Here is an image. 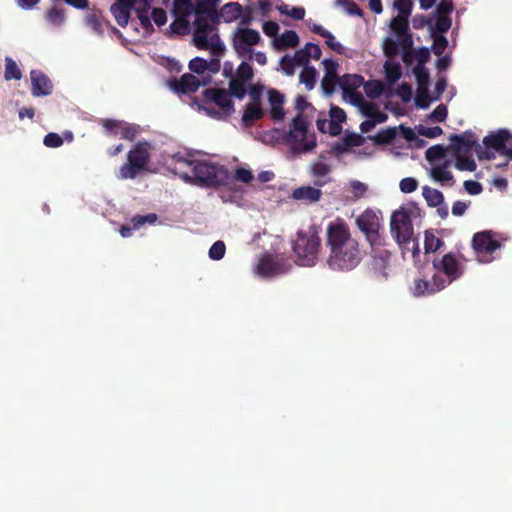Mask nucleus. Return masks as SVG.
<instances>
[{"label":"nucleus","mask_w":512,"mask_h":512,"mask_svg":"<svg viewBox=\"0 0 512 512\" xmlns=\"http://www.w3.org/2000/svg\"><path fill=\"white\" fill-rule=\"evenodd\" d=\"M323 193L320 189L311 186H302L292 191V198L305 203H316Z\"/></svg>","instance_id":"obj_28"},{"label":"nucleus","mask_w":512,"mask_h":512,"mask_svg":"<svg viewBox=\"0 0 512 512\" xmlns=\"http://www.w3.org/2000/svg\"><path fill=\"white\" fill-rule=\"evenodd\" d=\"M249 19L243 16V7L237 2H229L221 7L219 12L215 8L210 12V15L206 19L208 25H213L217 22L232 23L237 20ZM214 28V26H212Z\"/></svg>","instance_id":"obj_16"},{"label":"nucleus","mask_w":512,"mask_h":512,"mask_svg":"<svg viewBox=\"0 0 512 512\" xmlns=\"http://www.w3.org/2000/svg\"><path fill=\"white\" fill-rule=\"evenodd\" d=\"M465 191L469 195H479L482 192V184L474 180H466L464 182Z\"/></svg>","instance_id":"obj_58"},{"label":"nucleus","mask_w":512,"mask_h":512,"mask_svg":"<svg viewBox=\"0 0 512 512\" xmlns=\"http://www.w3.org/2000/svg\"><path fill=\"white\" fill-rule=\"evenodd\" d=\"M331 172V167L323 161H317L311 166V173L315 177H325Z\"/></svg>","instance_id":"obj_52"},{"label":"nucleus","mask_w":512,"mask_h":512,"mask_svg":"<svg viewBox=\"0 0 512 512\" xmlns=\"http://www.w3.org/2000/svg\"><path fill=\"white\" fill-rule=\"evenodd\" d=\"M299 43V36L293 30H286L278 37L272 40L273 47L278 50H286L297 46Z\"/></svg>","instance_id":"obj_27"},{"label":"nucleus","mask_w":512,"mask_h":512,"mask_svg":"<svg viewBox=\"0 0 512 512\" xmlns=\"http://www.w3.org/2000/svg\"><path fill=\"white\" fill-rule=\"evenodd\" d=\"M386 69V80L389 85H394L402 76L401 66H383Z\"/></svg>","instance_id":"obj_49"},{"label":"nucleus","mask_w":512,"mask_h":512,"mask_svg":"<svg viewBox=\"0 0 512 512\" xmlns=\"http://www.w3.org/2000/svg\"><path fill=\"white\" fill-rule=\"evenodd\" d=\"M245 81L234 80L231 78L230 83H228V93H230L233 97L237 99H243L246 96L247 88Z\"/></svg>","instance_id":"obj_39"},{"label":"nucleus","mask_w":512,"mask_h":512,"mask_svg":"<svg viewBox=\"0 0 512 512\" xmlns=\"http://www.w3.org/2000/svg\"><path fill=\"white\" fill-rule=\"evenodd\" d=\"M309 29L315 33L318 34L326 39V44L335 52L342 54L344 52L343 45L336 40L334 35L325 29L323 26L313 23L311 21L308 22Z\"/></svg>","instance_id":"obj_26"},{"label":"nucleus","mask_w":512,"mask_h":512,"mask_svg":"<svg viewBox=\"0 0 512 512\" xmlns=\"http://www.w3.org/2000/svg\"><path fill=\"white\" fill-rule=\"evenodd\" d=\"M86 26L95 34L101 35L104 33L107 24L104 20L98 17L96 14H92L85 19Z\"/></svg>","instance_id":"obj_37"},{"label":"nucleus","mask_w":512,"mask_h":512,"mask_svg":"<svg viewBox=\"0 0 512 512\" xmlns=\"http://www.w3.org/2000/svg\"><path fill=\"white\" fill-rule=\"evenodd\" d=\"M451 27V19L447 15H439L437 17L435 25H430V29L433 28V30L437 33H444L448 31Z\"/></svg>","instance_id":"obj_48"},{"label":"nucleus","mask_w":512,"mask_h":512,"mask_svg":"<svg viewBox=\"0 0 512 512\" xmlns=\"http://www.w3.org/2000/svg\"><path fill=\"white\" fill-rule=\"evenodd\" d=\"M391 256V252L386 249L374 250L372 269L374 274L382 280H387L389 277L388 269L390 267Z\"/></svg>","instance_id":"obj_21"},{"label":"nucleus","mask_w":512,"mask_h":512,"mask_svg":"<svg viewBox=\"0 0 512 512\" xmlns=\"http://www.w3.org/2000/svg\"><path fill=\"white\" fill-rule=\"evenodd\" d=\"M262 30L263 32L271 37V38H275V37H278V32H279V25L274 22V21H266L263 23L262 25Z\"/></svg>","instance_id":"obj_56"},{"label":"nucleus","mask_w":512,"mask_h":512,"mask_svg":"<svg viewBox=\"0 0 512 512\" xmlns=\"http://www.w3.org/2000/svg\"><path fill=\"white\" fill-rule=\"evenodd\" d=\"M456 157V168L459 171L474 172L476 170V164L472 157L466 154H454Z\"/></svg>","instance_id":"obj_38"},{"label":"nucleus","mask_w":512,"mask_h":512,"mask_svg":"<svg viewBox=\"0 0 512 512\" xmlns=\"http://www.w3.org/2000/svg\"><path fill=\"white\" fill-rule=\"evenodd\" d=\"M432 266L434 270L444 274L448 285L457 281L465 273V266L453 252H448L443 257L434 259Z\"/></svg>","instance_id":"obj_13"},{"label":"nucleus","mask_w":512,"mask_h":512,"mask_svg":"<svg viewBox=\"0 0 512 512\" xmlns=\"http://www.w3.org/2000/svg\"><path fill=\"white\" fill-rule=\"evenodd\" d=\"M263 117V109L261 104L258 103H248L246 104V108L244 114H242V122L246 125H251L256 121L260 120Z\"/></svg>","instance_id":"obj_31"},{"label":"nucleus","mask_w":512,"mask_h":512,"mask_svg":"<svg viewBox=\"0 0 512 512\" xmlns=\"http://www.w3.org/2000/svg\"><path fill=\"white\" fill-rule=\"evenodd\" d=\"M362 112H364L365 116L368 119H373L379 123H383L387 120V115L382 113L376 104L369 103L362 108Z\"/></svg>","instance_id":"obj_42"},{"label":"nucleus","mask_w":512,"mask_h":512,"mask_svg":"<svg viewBox=\"0 0 512 512\" xmlns=\"http://www.w3.org/2000/svg\"><path fill=\"white\" fill-rule=\"evenodd\" d=\"M444 245L442 238L436 237L433 232L425 231L424 233V250L425 253L435 252Z\"/></svg>","instance_id":"obj_36"},{"label":"nucleus","mask_w":512,"mask_h":512,"mask_svg":"<svg viewBox=\"0 0 512 512\" xmlns=\"http://www.w3.org/2000/svg\"><path fill=\"white\" fill-rule=\"evenodd\" d=\"M278 11L285 16H289L295 20H301L305 16V9L303 7L290 6L282 4L278 7Z\"/></svg>","instance_id":"obj_40"},{"label":"nucleus","mask_w":512,"mask_h":512,"mask_svg":"<svg viewBox=\"0 0 512 512\" xmlns=\"http://www.w3.org/2000/svg\"><path fill=\"white\" fill-rule=\"evenodd\" d=\"M231 96V93L223 88H206L203 91L204 102L215 104L217 107H219L221 112L210 107H203L204 111L210 117L217 119L220 118L221 114L225 115L226 117L231 115L234 111V104Z\"/></svg>","instance_id":"obj_11"},{"label":"nucleus","mask_w":512,"mask_h":512,"mask_svg":"<svg viewBox=\"0 0 512 512\" xmlns=\"http://www.w3.org/2000/svg\"><path fill=\"white\" fill-rule=\"evenodd\" d=\"M447 286L448 282L443 275L433 274L431 280H415V287L414 290H412V294L416 297L424 296L426 294L432 295L442 291Z\"/></svg>","instance_id":"obj_17"},{"label":"nucleus","mask_w":512,"mask_h":512,"mask_svg":"<svg viewBox=\"0 0 512 512\" xmlns=\"http://www.w3.org/2000/svg\"><path fill=\"white\" fill-rule=\"evenodd\" d=\"M226 245L223 241L218 240L214 242L209 250V257L212 260L219 261L225 256Z\"/></svg>","instance_id":"obj_47"},{"label":"nucleus","mask_w":512,"mask_h":512,"mask_svg":"<svg viewBox=\"0 0 512 512\" xmlns=\"http://www.w3.org/2000/svg\"><path fill=\"white\" fill-rule=\"evenodd\" d=\"M317 129L322 133H328L332 136H338L341 133V123L334 122L328 119H318Z\"/></svg>","instance_id":"obj_34"},{"label":"nucleus","mask_w":512,"mask_h":512,"mask_svg":"<svg viewBox=\"0 0 512 512\" xmlns=\"http://www.w3.org/2000/svg\"><path fill=\"white\" fill-rule=\"evenodd\" d=\"M468 209V204L463 201H455L452 205V215L454 216H463Z\"/></svg>","instance_id":"obj_64"},{"label":"nucleus","mask_w":512,"mask_h":512,"mask_svg":"<svg viewBox=\"0 0 512 512\" xmlns=\"http://www.w3.org/2000/svg\"><path fill=\"white\" fill-rule=\"evenodd\" d=\"M449 161L445 160L443 164L439 166H433L430 171L431 179L440 183L451 182L453 183V174L448 170Z\"/></svg>","instance_id":"obj_30"},{"label":"nucleus","mask_w":512,"mask_h":512,"mask_svg":"<svg viewBox=\"0 0 512 512\" xmlns=\"http://www.w3.org/2000/svg\"><path fill=\"white\" fill-rule=\"evenodd\" d=\"M43 143L48 148H58L63 144V139L56 133H49L44 136Z\"/></svg>","instance_id":"obj_53"},{"label":"nucleus","mask_w":512,"mask_h":512,"mask_svg":"<svg viewBox=\"0 0 512 512\" xmlns=\"http://www.w3.org/2000/svg\"><path fill=\"white\" fill-rule=\"evenodd\" d=\"M327 246L330 247V256L327 263L333 270L349 271L352 269L351 232L342 219H336L328 224Z\"/></svg>","instance_id":"obj_3"},{"label":"nucleus","mask_w":512,"mask_h":512,"mask_svg":"<svg viewBox=\"0 0 512 512\" xmlns=\"http://www.w3.org/2000/svg\"><path fill=\"white\" fill-rule=\"evenodd\" d=\"M446 155V149L442 145H434L425 151V158L428 160L432 165L439 161L443 160Z\"/></svg>","instance_id":"obj_41"},{"label":"nucleus","mask_w":512,"mask_h":512,"mask_svg":"<svg viewBox=\"0 0 512 512\" xmlns=\"http://www.w3.org/2000/svg\"><path fill=\"white\" fill-rule=\"evenodd\" d=\"M412 72L416 75L417 88L427 87L429 85V72L426 70L425 66H414Z\"/></svg>","instance_id":"obj_46"},{"label":"nucleus","mask_w":512,"mask_h":512,"mask_svg":"<svg viewBox=\"0 0 512 512\" xmlns=\"http://www.w3.org/2000/svg\"><path fill=\"white\" fill-rule=\"evenodd\" d=\"M220 0H174V21L170 25L173 34L184 35L189 32L190 18L194 17L195 30L193 42L202 50H207L212 58L207 60L194 57L188 64H219L220 58L225 54L226 46L215 32L212 25L206 23L210 12L219 4Z\"/></svg>","instance_id":"obj_1"},{"label":"nucleus","mask_w":512,"mask_h":512,"mask_svg":"<svg viewBox=\"0 0 512 512\" xmlns=\"http://www.w3.org/2000/svg\"><path fill=\"white\" fill-rule=\"evenodd\" d=\"M356 226L365 234V237L371 247L384 245V238L380 233L381 229V212L368 208L355 220Z\"/></svg>","instance_id":"obj_10"},{"label":"nucleus","mask_w":512,"mask_h":512,"mask_svg":"<svg viewBox=\"0 0 512 512\" xmlns=\"http://www.w3.org/2000/svg\"><path fill=\"white\" fill-rule=\"evenodd\" d=\"M433 100L435 99L430 98L429 89L427 87L417 88L415 104L418 108H428Z\"/></svg>","instance_id":"obj_43"},{"label":"nucleus","mask_w":512,"mask_h":512,"mask_svg":"<svg viewBox=\"0 0 512 512\" xmlns=\"http://www.w3.org/2000/svg\"><path fill=\"white\" fill-rule=\"evenodd\" d=\"M450 141L452 142L453 155H467L472 149L479 146L474 133L469 130L462 135L450 136Z\"/></svg>","instance_id":"obj_20"},{"label":"nucleus","mask_w":512,"mask_h":512,"mask_svg":"<svg viewBox=\"0 0 512 512\" xmlns=\"http://www.w3.org/2000/svg\"><path fill=\"white\" fill-rule=\"evenodd\" d=\"M384 85L381 81H370L365 86V92L369 98L375 99L381 96Z\"/></svg>","instance_id":"obj_45"},{"label":"nucleus","mask_w":512,"mask_h":512,"mask_svg":"<svg viewBox=\"0 0 512 512\" xmlns=\"http://www.w3.org/2000/svg\"><path fill=\"white\" fill-rule=\"evenodd\" d=\"M256 272L266 277L280 275L285 272L284 263L270 255H266L261 257L258 266H256Z\"/></svg>","instance_id":"obj_23"},{"label":"nucleus","mask_w":512,"mask_h":512,"mask_svg":"<svg viewBox=\"0 0 512 512\" xmlns=\"http://www.w3.org/2000/svg\"><path fill=\"white\" fill-rule=\"evenodd\" d=\"M338 66H325V76L322 80V88L325 94L330 95L334 92L336 86L342 88V96L346 103L352 104V83H348L351 75H344L341 79L337 73Z\"/></svg>","instance_id":"obj_14"},{"label":"nucleus","mask_w":512,"mask_h":512,"mask_svg":"<svg viewBox=\"0 0 512 512\" xmlns=\"http://www.w3.org/2000/svg\"><path fill=\"white\" fill-rule=\"evenodd\" d=\"M393 7L398 11V15L389 22L387 35L382 43L387 58L385 64H398V59H402L404 64H425L430 57L429 49L412 47L413 39L408 24L411 0H394Z\"/></svg>","instance_id":"obj_2"},{"label":"nucleus","mask_w":512,"mask_h":512,"mask_svg":"<svg viewBox=\"0 0 512 512\" xmlns=\"http://www.w3.org/2000/svg\"><path fill=\"white\" fill-rule=\"evenodd\" d=\"M150 144L140 141L127 154V162L119 168V179H135L150 162Z\"/></svg>","instance_id":"obj_9"},{"label":"nucleus","mask_w":512,"mask_h":512,"mask_svg":"<svg viewBox=\"0 0 512 512\" xmlns=\"http://www.w3.org/2000/svg\"><path fill=\"white\" fill-rule=\"evenodd\" d=\"M282 140L297 154L311 152L317 144L316 136L309 135L303 115H297L292 119L289 130L282 135Z\"/></svg>","instance_id":"obj_7"},{"label":"nucleus","mask_w":512,"mask_h":512,"mask_svg":"<svg viewBox=\"0 0 512 512\" xmlns=\"http://www.w3.org/2000/svg\"><path fill=\"white\" fill-rule=\"evenodd\" d=\"M151 17L158 26L164 25L167 21L166 12L161 8H154L151 12Z\"/></svg>","instance_id":"obj_60"},{"label":"nucleus","mask_w":512,"mask_h":512,"mask_svg":"<svg viewBox=\"0 0 512 512\" xmlns=\"http://www.w3.org/2000/svg\"><path fill=\"white\" fill-rule=\"evenodd\" d=\"M234 179L242 183L248 184L254 179V177L252 172H250L246 168L239 167L234 172Z\"/></svg>","instance_id":"obj_55"},{"label":"nucleus","mask_w":512,"mask_h":512,"mask_svg":"<svg viewBox=\"0 0 512 512\" xmlns=\"http://www.w3.org/2000/svg\"><path fill=\"white\" fill-rule=\"evenodd\" d=\"M253 76V66H238L237 74L232 79L248 82L253 79Z\"/></svg>","instance_id":"obj_50"},{"label":"nucleus","mask_w":512,"mask_h":512,"mask_svg":"<svg viewBox=\"0 0 512 512\" xmlns=\"http://www.w3.org/2000/svg\"><path fill=\"white\" fill-rule=\"evenodd\" d=\"M137 0H116L111 6V12L120 26H126L130 19L132 8L137 10L138 18L142 25L147 28L150 26V16L148 10L136 8Z\"/></svg>","instance_id":"obj_15"},{"label":"nucleus","mask_w":512,"mask_h":512,"mask_svg":"<svg viewBox=\"0 0 512 512\" xmlns=\"http://www.w3.org/2000/svg\"><path fill=\"white\" fill-rule=\"evenodd\" d=\"M331 121L337 122V123H343L346 121V113L345 110L342 108H339L338 106H332L330 110V119Z\"/></svg>","instance_id":"obj_59"},{"label":"nucleus","mask_w":512,"mask_h":512,"mask_svg":"<svg viewBox=\"0 0 512 512\" xmlns=\"http://www.w3.org/2000/svg\"><path fill=\"white\" fill-rule=\"evenodd\" d=\"M248 24L249 19H242L234 29L231 36L232 47L242 61L241 64H248V62L266 64V53L257 49L258 44L262 42V37L257 30L247 27Z\"/></svg>","instance_id":"obj_4"},{"label":"nucleus","mask_w":512,"mask_h":512,"mask_svg":"<svg viewBox=\"0 0 512 512\" xmlns=\"http://www.w3.org/2000/svg\"><path fill=\"white\" fill-rule=\"evenodd\" d=\"M30 80H32V93L34 96H47L52 93L51 80L42 71L36 69L30 71Z\"/></svg>","instance_id":"obj_22"},{"label":"nucleus","mask_w":512,"mask_h":512,"mask_svg":"<svg viewBox=\"0 0 512 512\" xmlns=\"http://www.w3.org/2000/svg\"><path fill=\"white\" fill-rule=\"evenodd\" d=\"M511 139V134L507 129L497 130L495 134H490L483 138V144L488 148H493L496 152L504 149L507 142Z\"/></svg>","instance_id":"obj_25"},{"label":"nucleus","mask_w":512,"mask_h":512,"mask_svg":"<svg viewBox=\"0 0 512 512\" xmlns=\"http://www.w3.org/2000/svg\"><path fill=\"white\" fill-rule=\"evenodd\" d=\"M420 215V208L413 202L402 205L390 216V233L404 253L413 236L412 219Z\"/></svg>","instance_id":"obj_6"},{"label":"nucleus","mask_w":512,"mask_h":512,"mask_svg":"<svg viewBox=\"0 0 512 512\" xmlns=\"http://www.w3.org/2000/svg\"><path fill=\"white\" fill-rule=\"evenodd\" d=\"M157 219V216L156 214H148V215H135L134 218H133V224H134V227H139L143 224H145L146 222H149V223H154Z\"/></svg>","instance_id":"obj_63"},{"label":"nucleus","mask_w":512,"mask_h":512,"mask_svg":"<svg viewBox=\"0 0 512 512\" xmlns=\"http://www.w3.org/2000/svg\"><path fill=\"white\" fill-rule=\"evenodd\" d=\"M396 137V128L382 129L375 135V142L378 144H389Z\"/></svg>","instance_id":"obj_44"},{"label":"nucleus","mask_w":512,"mask_h":512,"mask_svg":"<svg viewBox=\"0 0 512 512\" xmlns=\"http://www.w3.org/2000/svg\"><path fill=\"white\" fill-rule=\"evenodd\" d=\"M417 180L414 178H403L400 182V189L403 193H411L417 190Z\"/></svg>","instance_id":"obj_57"},{"label":"nucleus","mask_w":512,"mask_h":512,"mask_svg":"<svg viewBox=\"0 0 512 512\" xmlns=\"http://www.w3.org/2000/svg\"><path fill=\"white\" fill-rule=\"evenodd\" d=\"M431 38L433 39V52L435 55L439 57L436 64H449L452 61V58L448 54H444L448 41L441 34H437L433 28H431Z\"/></svg>","instance_id":"obj_24"},{"label":"nucleus","mask_w":512,"mask_h":512,"mask_svg":"<svg viewBox=\"0 0 512 512\" xmlns=\"http://www.w3.org/2000/svg\"><path fill=\"white\" fill-rule=\"evenodd\" d=\"M198 162V160H191L189 158H186L181 153L172 154L171 156V165H172V172L179 176L180 172H184V167H189L192 169V167L195 165V163Z\"/></svg>","instance_id":"obj_33"},{"label":"nucleus","mask_w":512,"mask_h":512,"mask_svg":"<svg viewBox=\"0 0 512 512\" xmlns=\"http://www.w3.org/2000/svg\"><path fill=\"white\" fill-rule=\"evenodd\" d=\"M417 131L420 136H425V137H428L431 139L437 138L438 136H441L443 134V128L440 126H434V127L419 126Z\"/></svg>","instance_id":"obj_51"},{"label":"nucleus","mask_w":512,"mask_h":512,"mask_svg":"<svg viewBox=\"0 0 512 512\" xmlns=\"http://www.w3.org/2000/svg\"><path fill=\"white\" fill-rule=\"evenodd\" d=\"M321 240L315 226H311L308 231L297 232V239L292 245V250L297 255L298 264L302 266H313L318 259Z\"/></svg>","instance_id":"obj_8"},{"label":"nucleus","mask_w":512,"mask_h":512,"mask_svg":"<svg viewBox=\"0 0 512 512\" xmlns=\"http://www.w3.org/2000/svg\"><path fill=\"white\" fill-rule=\"evenodd\" d=\"M168 83L172 91L178 94H186L195 93L200 86L207 83V80H200L194 74H184L180 80L171 79Z\"/></svg>","instance_id":"obj_18"},{"label":"nucleus","mask_w":512,"mask_h":512,"mask_svg":"<svg viewBox=\"0 0 512 512\" xmlns=\"http://www.w3.org/2000/svg\"><path fill=\"white\" fill-rule=\"evenodd\" d=\"M472 247L480 263H490L494 260L493 253L501 248V242L494 238V232H476L472 238Z\"/></svg>","instance_id":"obj_12"},{"label":"nucleus","mask_w":512,"mask_h":512,"mask_svg":"<svg viewBox=\"0 0 512 512\" xmlns=\"http://www.w3.org/2000/svg\"><path fill=\"white\" fill-rule=\"evenodd\" d=\"M268 100L270 106H283L284 97L282 93L276 90H270L268 92Z\"/></svg>","instance_id":"obj_62"},{"label":"nucleus","mask_w":512,"mask_h":512,"mask_svg":"<svg viewBox=\"0 0 512 512\" xmlns=\"http://www.w3.org/2000/svg\"><path fill=\"white\" fill-rule=\"evenodd\" d=\"M317 72L313 66H303L301 74H299V81L311 90L316 84Z\"/></svg>","instance_id":"obj_35"},{"label":"nucleus","mask_w":512,"mask_h":512,"mask_svg":"<svg viewBox=\"0 0 512 512\" xmlns=\"http://www.w3.org/2000/svg\"><path fill=\"white\" fill-rule=\"evenodd\" d=\"M352 151V132L346 130L344 138L334 141L330 148V154L334 157H341L343 154Z\"/></svg>","instance_id":"obj_29"},{"label":"nucleus","mask_w":512,"mask_h":512,"mask_svg":"<svg viewBox=\"0 0 512 512\" xmlns=\"http://www.w3.org/2000/svg\"><path fill=\"white\" fill-rule=\"evenodd\" d=\"M320 56V47L314 43H307L302 49L296 51L291 62L287 63L288 57L284 56L279 64H309L312 61H318Z\"/></svg>","instance_id":"obj_19"},{"label":"nucleus","mask_w":512,"mask_h":512,"mask_svg":"<svg viewBox=\"0 0 512 512\" xmlns=\"http://www.w3.org/2000/svg\"><path fill=\"white\" fill-rule=\"evenodd\" d=\"M180 178L185 183L191 185H200L203 187H218L227 185L229 180V172L225 166L211 163L205 160H198L188 172H180Z\"/></svg>","instance_id":"obj_5"},{"label":"nucleus","mask_w":512,"mask_h":512,"mask_svg":"<svg viewBox=\"0 0 512 512\" xmlns=\"http://www.w3.org/2000/svg\"><path fill=\"white\" fill-rule=\"evenodd\" d=\"M423 197L428 203L429 207L437 208L444 203V195L438 189H433L429 186L423 187Z\"/></svg>","instance_id":"obj_32"},{"label":"nucleus","mask_w":512,"mask_h":512,"mask_svg":"<svg viewBox=\"0 0 512 512\" xmlns=\"http://www.w3.org/2000/svg\"><path fill=\"white\" fill-rule=\"evenodd\" d=\"M446 117H447V107L445 104H439L438 106H436L434 108V110H432V112L430 114V118L433 121H436L439 123L444 122Z\"/></svg>","instance_id":"obj_54"},{"label":"nucleus","mask_w":512,"mask_h":512,"mask_svg":"<svg viewBox=\"0 0 512 512\" xmlns=\"http://www.w3.org/2000/svg\"><path fill=\"white\" fill-rule=\"evenodd\" d=\"M397 95L401 97L404 102H408L412 96V89L408 83L403 82L397 88Z\"/></svg>","instance_id":"obj_61"}]
</instances>
